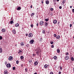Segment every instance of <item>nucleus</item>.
Listing matches in <instances>:
<instances>
[{
  "instance_id": "6e6552de",
  "label": "nucleus",
  "mask_w": 74,
  "mask_h": 74,
  "mask_svg": "<svg viewBox=\"0 0 74 74\" xmlns=\"http://www.w3.org/2000/svg\"><path fill=\"white\" fill-rule=\"evenodd\" d=\"M57 21L56 20H54L53 21V23H54V24H56L57 23Z\"/></svg>"
},
{
  "instance_id": "58836bf2",
  "label": "nucleus",
  "mask_w": 74,
  "mask_h": 74,
  "mask_svg": "<svg viewBox=\"0 0 74 74\" xmlns=\"http://www.w3.org/2000/svg\"><path fill=\"white\" fill-rule=\"evenodd\" d=\"M13 70H15V67H13Z\"/></svg>"
},
{
  "instance_id": "c03bdc74",
  "label": "nucleus",
  "mask_w": 74,
  "mask_h": 74,
  "mask_svg": "<svg viewBox=\"0 0 74 74\" xmlns=\"http://www.w3.org/2000/svg\"><path fill=\"white\" fill-rule=\"evenodd\" d=\"M72 12H74V9H72Z\"/></svg>"
},
{
  "instance_id": "09e8293b",
  "label": "nucleus",
  "mask_w": 74,
  "mask_h": 74,
  "mask_svg": "<svg viewBox=\"0 0 74 74\" xmlns=\"http://www.w3.org/2000/svg\"><path fill=\"white\" fill-rule=\"evenodd\" d=\"M25 36H28V34H25Z\"/></svg>"
},
{
  "instance_id": "f704fd0d",
  "label": "nucleus",
  "mask_w": 74,
  "mask_h": 74,
  "mask_svg": "<svg viewBox=\"0 0 74 74\" xmlns=\"http://www.w3.org/2000/svg\"><path fill=\"white\" fill-rule=\"evenodd\" d=\"M25 72H27V68H26L25 69Z\"/></svg>"
},
{
  "instance_id": "7ed1b4c3",
  "label": "nucleus",
  "mask_w": 74,
  "mask_h": 74,
  "mask_svg": "<svg viewBox=\"0 0 74 74\" xmlns=\"http://www.w3.org/2000/svg\"><path fill=\"white\" fill-rule=\"evenodd\" d=\"M12 59H13V57L12 56H10L8 58V60L10 61L11 60H12Z\"/></svg>"
},
{
  "instance_id": "aec40b11",
  "label": "nucleus",
  "mask_w": 74,
  "mask_h": 74,
  "mask_svg": "<svg viewBox=\"0 0 74 74\" xmlns=\"http://www.w3.org/2000/svg\"><path fill=\"white\" fill-rule=\"evenodd\" d=\"M21 46H23V45H24V43H23V42H21Z\"/></svg>"
},
{
  "instance_id": "8fccbe9b",
  "label": "nucleus",
  "mask_w": 74,
  "mask_h": 74,
  "mask_svg": "<svg viewBox=\"0 0 74 74\" xmlns=\"http://www.w3.org/2000/svg\"><path fill=\"white\" fill-rule=\"evenodd\" d=\"M42 38H40V40L41 41L42 40Z\"/></svg>"
},
{
  "instance_id": "a18cd8bd",
  "label": "nucleus",
  "mask_w": 74,
  "mask_h": 74,
  "mask_svg": "<svg viewBox=\"0 0 74 74\" xmlns=\"http://www.w3.org/2000/svg\"><path fill=\"white\" fill-rule=\"evenodd\" d=\"M70 27H71V26H72V25H71V24L70 25Z\"/></svg>"
},
{
  "instance_id": "5fc2aeb1",
  "label": "nucleus",
  "mask_w": 74,
  "mask_h": 74,
  "mask_svg": "<svg viewBox=\"0 0 74 74\" xmlns=\"http://www.w3.org/2000/svg\"><path fill=\"white\" fill-rule=\"evenodd\" d=\"M32 5H31V6H30V8H32Z\"/></svg>"
},
{
  "instance_id": "a19ab883",
  "label": "nucleus",
  "mask_w": 74,
  "mask_h": 74,
  "mask_svg": "<svg viewBox=\"0 0 74 74\" xmlns=\"http://www.w3.org/2000/svg\"><path fill=\"white\" fill-rule=\"evenodd\" d=\"M29 62H32V60H29Z\"/></svg>"
},
{
  "instance_id": "f257e3e1",
  "label": "nucleus",
  "mask_w": 74,
  "mask_h": 74,
  "mask_svg": "<svg viewBox=\"0 0 74 74\" xmlns=\"http://www.w3.org/2000/svg\"><path fill=\"white\" fill-rule=\"evenodd\" d=\"M40 51V48H38V49L37 50V51L36 52V55H38V54H39V53Z\"/></svg>"
},
{
  "instance_id": "338daca9",
  "label": "nucleus",
  "mask_w": 74,
  "mask_h": 74,
  "mask_svg": "<svg viewBox=\"0 0 74 74\" xmlns=\"http://www.w3.org/2000/svg\"><path fill=\"white\" fill-rule=\"evenodd\" d=\"M73 38L74 39V36H73Z\"/></svg>"
},
{
  "instance_id": "f03ea898",
  "label": "nucleus",
  "mask_w": 74,
  "mask_h": 74,
  "mask_svg": "<svg viewBox=\"0 0 74 74\" xmlns=\"http://www.w3.org/2000/svg\"><path fill=\"white\" fill-rule=\"evenodd\" d=\"M34 40L33 39H31L29 41V43L31 44H33L34 43Z\"/></svg>"
},
{
  "instance_id": "4c0bfd02",
  "label": "nucleus",
  "mask_w": 74,
  "mask_h": 74,
  "mask_svg": "<svg viewBox=\"0 0 74 74\" xmlns=\"http://www.w3.org/2000/svg\"><path fill=\"white\" fill-rule=\"evenodd\" d=\"M18 63H19V61H18V60H17L16 61V64H18Z\"/></svg>"
},
{
  "instance_id": "0e129e2a",
  "label": "nucleus",
  "mask_w": 74,
  "mask_h": 74,
  "mask_svg": "<svg viewBox=\"0 0 74 74\" xmlns=\"http://www.w3.org/2000/svg\"><path fill=\"white\" fill-rule=\"evenodd\" d=\"M16 45H15V46H16Z\"/></svg>"
},
{
  "instance_id": "c85d7f7f",
  "label": "nucleus",
  "mask_w": 74,
  "mask_h": 74,
  "mask_svg": "<svg viewBox=\"0 0 74 74\" xmlns=\"http://www.w3.org/2000/svg\"><path fill=\"white\" fill-rule=\"evenodd\" d=\"M50 43H51V44H53V41H51L50 42Z\"/></svg>"
},
{
  "instance_id": "473e14b6",
  "label": "nucleus",
  "mask_w": 74,
  "mask_h": 74,
  "mask_svg": "<svg viewBox=\"0 0 74 74\" xmlns=\"http://www.w3.org/2000/svg\"><path fill=\"white\" fill-rule=\"evenodd\" d=\"M3 39V37L2 36H0V40H2Z\"/></svg>"
},
{
  "instance_id": "cd10ccee",
  "label": "nucleus",
  "mask_w": 74,
  "mask_h": 74,
  "mask_svg": "<svg viewBox=\"0 0 74 74\" xmlns=\"http://www.w3.org/2000/svg\"><path fill=\"white\" fill-rule=\"evenodd\" d=\"M2 52V49L0 48V53H1Z\"/></svg>"
},
{
  "instance_id": "2f4dec72",
  "label": "nucleus",
  "mask_w": 74,
  "mask_h": 74,
  "mask_svg": "<svg viewBox=\"0 0 74 74\" xmlns=\"http://www.w3.org/2000/svg\"><path fill=\"white\" fill-rule=\"evenodd\" d=\"M65 54L66 55H69V53L68 52L66 53Z\"/></svg>"
},
{
  "instance_id": "3c124183",
  "label": "nucleus",
  "mask_w": 74,
  "mask_h": 74,
  "mask_svg": "<svg viewBox=\"0 0 74 74\" xmlns=\"http://www.w3.org/2000/svg\"><path fill=\"white\" fill-rule=\"evenodd\" d=\"M59 74H61V72L59 71Z\"/></svg>"
},
{
  "instance_id": "c756f323",
  "label": "nucleus",
  "mask_w": 74,
  "mask_h": 74,
  "mask_svg": "<svg viewBox=\"0 0 74 74\" xmlns=\"http://www.w3.org/2000/svg\"><path fill=\"white\" fill-rule=\"evenodd\" d=\"M71 60H72V61H74V58L71 57Z\"/></svg>"
},
{
  "instance_id": "f8f14e48",
  "label": "nucleus",
  "mask_w": 74,
  "mask_h": 74,
  "mask_svg": "<svg viewBox=\"0 0 74 74\" xmlns=\"http://www.w3.org/2000/svg\"><path fill=\"white\" fill-rule=\"evenodd\" d=\"M60 36L58 35L56 37V38H57V39H59V38H60Z\"/></svg>"
},
{
  "instance_id": "e433bc0d",
  "label": "nucleus",
  "mask_w": 74,
  "mask_h": 74,
  "mask_svg": "<svg viewBox=\"0 0 74 74\" xmlns=\"http://www.w3.org/2000/svg\"><path fill=\"white\" fill-rule=\"evenodd\" d=\"M50 10L51 11H53V8H50Z\"/></svg>"
},
{
  "instance_id": "a211bd4d",
  "label": "nucleus",
  "mask_w": 74,
  "mask_h": 74,
  "mask_svg": "<svg viewBox=\"0 0 74 74\" xmlns=\"http://www.w3.org/2000/svg\"><path fill=\"white\" fill-rule=\"evenodd\" d=\"M49 1H46V4H49Z\"/></svg>"
},
{
  "instance_id": "f3484780",
  "label": "nucleus",
  "mask_w": 74,
  "mask_h": 74,
  "mask_svg": "<svg viewBox=\"0 0 74 74\" xmlns=\"http://www.w3.org/2000/svg\"><path fill=\"white\" fill-rule=\"evenodd\" d=\"M45 27L47 26H48V23L47 22H45Z\"/></svg>"
},
{
  "instance_id": "bf43d9fd",
  "label": "nucleus",
  "mask_w": 74,
  "mask_h": 74,
  "mask_svg": "<svg viewBox=\"0 0 74 74\" xmlns=\"http://www.w3.org/2000/svg\"><path fill=\"white\" fill-rule=\"evenodd\" d=\"M70 7L71 8H72V6H71Z\"/></svg>"
},
{
  "instance_id": "69168bd1",
  "label": "nucleus",
  "mask_w": 74,
  "mask_h": 74,
  "mask_svg": "<svg viewBox=\"0 0 74 74\" xmlns=\"http://www.w3.org/2000/svg\"><path fill=\"white\" fill-rule=\"evenodd\" d=\"M73 71L74 72V68H73Z\"/></svg>"
},
{
  "instance_id": "5701e85b",
  "label": "nucleus",
  "mask_w": 74,
  "mask_h": 74,
  "mask_svg": "<svg viewBox=\"0 0 74 74\" xmlns=\"http://www.w3.org/2000/svg\"><path fill=\"white\" fill-rule=\"evenodd\" d=\"M45 30H43V31H42V33H43V34H45Z\"/></svg>"
},
{
  "instance_id": "680f3d73",
  "label": "nucleus",
  "mask_w": 74,
  "mask_h": 74,
  "mask_svg": "<svg viewBox=\"0 0 74 74\" xmlns=\"http://www.w3.org/2000/svg\"><path fill=\"white\" fill-rule=\"evenodd\" d=\"M53 1H56V0H53Z\"/></svg>"
},
{
  "instance_id": "052dcab7",
  "label": "nucleus",
  "mask_w": 74,
  "mask_h": 74,
  "mask_svg": "<svg viewBox=\"0 0 74 74\" xmlns=\"http://www.w3.org/2000/svg\"><path fill=\"white\" fill-rule=\"evenodd\" d=\"M34 74H37V73H34Z\"/></svg>"
},
{
  "instance_id": "9b49d317",
  "label": "nucleus",
  "mask_w": 74,
  "mask_h": 74,
  "mask_svg": "<svg viewBox=\"0 0 74 74\" xmlns=\"http://www.w3.org/2000/svg\"><path fill=\"white\" fill-rule=\"evenodd\" d=\"M21 7L20 6H19L17 8V10H21Z\"/></svg>"
},
{
  "instance_id": "ddd939ff",
  "label": "nucleus",
  "mask_w": 74,
  "mask_h": 74,
  "mask_svg": "<svg viewBox=\"0 0 74 74\" xmlns=\"http://www.w3.org/2000/svg\"><path fill=\"white\" fill-rule=\"evenodd\" d=\"M69 56H66V57L65 58V60H68V59H69Z\"/></svg>"
},
{
  "instance_id": "de8ad7c7",
  "label": "nucleus",
  "mask_w": 74,
  "mask_h": 74,
  "mask_svg": "<svg viewBox=\"0 0 74 74\" xmlns=\"http://www.w3.org/2000/svg\"><path fill=\"white\" fill-rule=\"evenodd\" d=\"M60 70H62V66H60Z\"/></svg>"
},
{
  "instance_id": "2eb2a0df",
  "label": "nucleus",
  "mask_w": 74,
  "mask_h": 74,
  "mask_svg": "<svg viewBox=\"0 0 74 74\" xmlns=\"http://www.w3.org/2000/svg\"><path fill=\"white\" fill-rule=\"evenodd\" d=\"M2 32H5V29H2L1 30Z\"/></svg>"
},
{
  "instance_id": "bb28decb",
  "label": "nucleus",
  "mask_w": 74,
  "mask_h": 74,
  "mask_svg": "<svg viewBox=\"0 0 74 74\" xmlns=\"http://www.w3.org/2000/svg\"><path fill=\"white\" fill-rule=\"evenodd\" d=\"M22 52V51L21 50H19V51L18 52V53H21V52Z\"/></svg>"
},
{
  "instance_id": "49530a36",
  "label": "nucleus",
  "mask_w": 74,
  "mask_h": 74,
  "mask_svg": "<svg viewBox=\"0 0 74 74\" xmlns=\"http://www.w3.org/2000/svg\"><path fill=\"white\" fill-rule=\"evenodd\" d=\"M33 56H36V54H33Z\"/></svg>"
},
{
  "instance_id": "6e6d98bb",
  "label": "nucleus",
  "mask_w": 74,
  "mask_h": 74,
  "mask_svg": "<svg viewBox=\"0 0 74 74\" xmlns=\"http://www.w3.org/2000/svg\"><path fill=\"white\" fill-rule=\"evenodd\" d=\"M42 4H43V3H44V2H43V1H42Z\"/></svg>"
},
{
  "instance_id": "e2e57ef3",
  "label": "nucleus",
  "mask_w": 74,
  "mask_h": 74,
  "mask_svg": "<svg viewBox=\"0 0 74 74\" xmlns=\"http://www.w3.org/2000/svg\"><path fill=\"white\" fill-rule=\"evenodd\" d=\"M57 1H59V0H57Z\"/></svg>"
},
{
  "instance_id": "393cba45",
  "label": "nucleus",
  "mask_w": 74,
  "mask_h": 74,
  "mask_svg": "<svg viewBox=\"0 0 74 74\" xmlns=\"http://www.w3.org/2000/svg\"><path fill=\"white\" fill-rule=\"evenodd\" d=\"M10 23V24H13V23H14V22H13V21H11Z\"/></svg>"
},
{
  "instance_id": "1a4fd4ad",
  "label": "nucleus",
  "mask_w": 74,
  "mask_h": 74,
  "mask_svg": "<svg viewBox=\"0 0 74 74\" xmlns=\"http://www.w3.org/2000/svg\"><path fill=\"white\" fill-rule=\"evenodd\" d=\"M12 32L13 33V34H16V31H15V29H14L12 31Z\"/></svg>"
},
{
  "instance_id": "20e7f679",
  "label": "nucleus",
  "mask_w": 74,
  "mask_h": 74,
  "mask_svg": "<svg viewBox=\"0 0 74 74\" xmlns=\"http://www.w3.org/2000/svg\"><path fill=\"white\" fill-rule=\"evenodd\" d=\"M28 37H33V34L32 33H29V35Z\"/></svg>"
},
{
  "instance_id": "ea45409f",
  "label": "nucleus",
  "mask_w": 74,
  "mask_h": 74,
  "mask_svg": "<svg viewBox=\"0 0 74 74\" xmlns=\"http://www.w3.org/2000/svg\"><path fill=\"white\" fill-rule=\"evenodd\" d=\"M51 48H54V46H53V45H51Z\"/></svg>"
},
{
  "instance_id": "b1692460",
  "label": "nucleus",
  "mask_w": 74,
  "mask_h": 74,
  "mask_svg": "<svg viewBox=\"0 0 74 74\" xmlns=\"http://www.w3.org/2000/svg\"><path fill=\"white\" fill-rule=\"evenodd\" d=\"M23 58L24 57H23V56H21L20 57V58L21 59H23Z\"/></svg>"
},
{
  "instance_id": "9d476101",
  "label": "nucleus",
  "mask_w": 74,
  "mask_h": 74,
  "mask_svg": "<svg viewBox=\"0 0 74 74\" xmlns=\"http://www.w3.org/2000/svg\"><path fill=\"white\" fill-rule=\"evenodd\" d=\"M48 66L47 64L45 65L44 66V67L45 69H47V68H48Z\"/></svg>"
},
{
  "instance_id": "6ab92c4d",
  "label": "nucleus",
  "mask_w": 74,
  "mask_h": 74,
  "mask_svg": "<svg viewBox=\"0 0 74 74\" xmlns=\"http://www.w3.org/2000/svg\"><path fill=\"white\" fill-rule=\"evenodd\" d=\"M65 2H66V0H63V1H62L63 5H64V3H65Z\"/></svg>"
},
{
  "instance_id": "864d4df0",
  "label": "nucleus",
  "mask_w": 74,
  "mask_h": 74,
  "mask_svg": "<svg viewBox=\"0 0 74 74\" xmlns=\"http://www.w3.org/2000/svg\"><path fill=\"white\" fill-rule=\"evenodd\" d=\"M7 62H5V64H7Z\"/></svg>"
},
{
  "instance_id": "a878e982",
  "label": "nucleus",
  "mask_w": 74,
  "mask_h": 74,
  "mask_svg": "<svg viewBox=\"0 0 74 74\" xmlns=\"http://www.w3.org/2000/svg\"><path fill=\"white\" fill-rule=\"evenodd\" d=\"M57 51L58 53H59L60 52V50L59 49H57Z\"/></svg>"
},
{
  "instance_id": "4d7b16f0",
  "label": "nucleus",
  "mask_w": 74,
  "mask_h": 74,
  "mask_svg": "<svg viewBox=\"0 0 74 74\" xmlns=\"http://www.w3.org/2000/svg\"><path fill=\"white\" fill-rule=\"evenodd\" d=\"M60 23V22H58V24H59Z\"/></svg>"
},
{
  "instance_id": "412c9836",
  "label": "nucleus",
  "mask_w": 74,
  "mask_h": 74,
  "mask_svg": "<svg viewBox=\"0 0 74 74\" xmlns=\"http://www.w3.org/2000/svg\"><path fill=\"white\" fill-rule=\"evenodd\" d=\"M45 21H46V22H48V21H49V18H46L45 19Z\"/></svg>"
},
{
  "instance_id": "39448f33",
  "label": "nucleus",
  "mask_w": 74,
  "mask_h": 74,
  "mask_svg": "<svg viewBox=\"0 0 74 74\" xmlns=\"http://www.w3.org/2000/svg\"><path fill=\"white\" fill-rule=\"evenodd\" d=\"M6 66H7V67H8V68H10L11 67V64H8L6 65Z\"/></svg>"
},
{
  "instance_id": "4be33fe9",
  "label": "nucleus",
  "mask_w": 74,
  "mask_h": 74,
  "mask_svg": "<svg viewBox=\"0 0 74 74\" xmlns=\"http://www.w3.org/2000/svg\"><path fill=\"white\" fill-rule=\"evenodd\" d=\"M35 14L33 13H32V14H31V16H34V15Z\"/></svg>"
},
{
  "instance_id": "dca6fc26",
  "label": "nucleus",
  "mask_w": 74,
  "mask_h": 74,
  "mask_svg": "<svg viewBox=\"0 0 74 74\" xmlns=\"http://www.w3.org/2000/svg\"><path fill=\"white\" fill-rule=\"evenodd\" d=\"M19 26V25L18 23H17L15 24V27H18Z\"/></svg>"
},
{
  "instance_id": "37998d69",
  "label": "nucleus",
  "mask_w": 74,
  "mask_h": 74,
  "mask_svg": "<svg viewBox=\"0 0 74 74\" xmlns=\"http://www.w3.org/2000/svg\"><path fill=\"white\" fill-rule=\"evenodd\" d=\"M50 74H53V73L52 72H50Z\"/></svg>"
},
{
  "instance_id": "13d9d810",
  "label": "nucleus",
  "mask_w": 74,
  "mask_h": 74,
  "mask_svg": "<svg viewBox=\"0 0 74 74\" xmlns=\"http://www.w3.org/2000/svg\"><path fill=\"white\" fill-rule=\"evenodd\" d=\"M55 4H56V3H54V5H55Z\"/></svg>"
},
{
  "instance_id": "4468645a",
  "label": "nucleus",
  "mask_w": 74,
  "mask_h": 74,
  "mask_svg": "<svg viewBox=\"0 0 74 74\" xmlns=\"http://www.w3.org/2000/svg\"><path fill=\"white\" fill-rule=\"evenodd\" d=\"M34 64L36 66V65H37L38 64V62H37V61H36L34 63Z\"/></svg>"
},
{
  "instance_id": "423d86ee",
  "label": "nucleus",
  "mask_w": 74,
  "mask_h": 74,
  "mask_svg": "<svg viewBox=\"0 0 74 74\" xmlns=\"http://www.w3.org/2000/svg\"><path fill=\"white\" fill-rule=\"evenodd\" d=\"M4 74H8V72L7 70H5L4 71Z\"/></svg>"
},
{
  "instance_id": "7c9ffc66",
  "label": "nucleus",
  "mask_w": 74,
  "mask_h": 74,
  "mask_svg": "<svg viewBox=\"0 0 74 74\" xmlns=\"http://www.w3.org/2000/svg\"><path fill=\"white\" fill-rule=\"evenodd\" d=\"M34 26V25L33 24L31 25V27H32V28H33Z\"/></svg>"
},
{
  "instance_id": "72a5a7b5",
  "label": "nucleus",
  "mask_w": 74,
  "mask_h": 74,
  "mask_svg": "<svg viewBox=\"0 0 74 74\" xmlns=\"http://www.w3.org/2000/svg\"><path fill=\"white\" fill-rule=\"evenodd\" d=\"M56 58H57V57L56 56H54V59H56Z\"/></svg>"
},
{
  "instance_id": "79ce46f5",
  "label": "nucleus",
  "mask_w": 74,
  "mask_h": 74,
  "mask_svg": "<svg viewBox=\"0 0 74 74\" xmlns=\"http://www.w3.org/2000/svg\"><path fill=\"white\" fill-rule=\"evenodd\" d=\"M62 6H60L59 7V8L60 9H62Z\"/></svg>"
},
{
  "instance_id": "0eeeda50",
  "label": "nucleus",
  "mask_w": 74,
  "mask_h": 74,
  "mask_svg": "<svg viewBox=\"0 0 74 74\" xmlns=\"http://www.w3.org/2000/svg\"><path fill=\"white\" fill-rule=\"evenodd\" d=\"M40 25H42L44 24V23L42 21H41L40 22Z\"/></svg>"
},
{
  "instance_id": "603ef678",
  "label": "nucleus",
  "mask_w": 74,
  "mask_h": 74,
  "mask_svg": "<svg viewBox=\"0 0 74 74\" xmlns=\"http://www.w3.org/2000/svg\"><path fill=\"white\" fill-rule=\"evenodd\" d=\"M36 26H38V23H37L36 24Z\"/></svg>"
},
{
  "instance_id": "c9c22d12",
  "label": "nucleus",
  "mask_w": 74,
  "mask_h": 74,
  "mask_svg": "<svg viewBox=\"0 0 74 74\" xmlns=\"http://www.w3.org/2000/svg\"><path fill=\"white\" fill-rule=\"evenodd\" d=\"M57 35L56 34H54V36L55 37H56L57 36Z\"/></svg>"
}]
</instances>
